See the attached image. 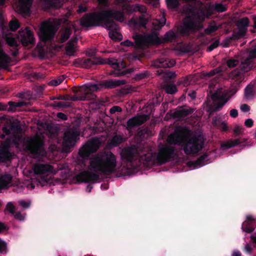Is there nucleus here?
Instances as JSON below:
<instances>
[{
	"label": "nucleus",
	"mask_w": 256,
	"mask_h": 256,
	"mask_svg": "<svg viewBox=\"0 0 256 256\" xmlns=\"http://www.w3.org/2000/svg\"><path fill=\"white\" fill-rule=\"evenodd\" d=\"M108 64L114 66V68H119L117 60L114 58H99V64Z\"/></svg>",
	"instance_id": "obj_32"
},
{
	"label": "nucleus",
	"mask_w": 256,
	"mask_h": 256,
	"mask_svg": "<svg viewBox=\"0 0 256 256\" xmlns=\"http://www.w3.org/2000/svg\"><path fill=\"white\" fill-rule=\"evenodd\" d=\"M44 8L49 10L50 8H58L63 5L62 0H42Z\"/></svg>",
	"instance_id": "obj_25"
},
{
	"label": "nucleus",
	"mask_w": 256,
	"mask_h": 256,
	"mask_svg": "<svg viewBox=\"0 0 256 256\" xmlns=\"http://www.w3.org/2000/svg\"><path fill=\"white\" fill-rule=\"evenodd\" d=\"M32 75V76L36 80H42L45 78V75L40 72H33Z\"/></svg>",
	"instance_id": "obj_59"
},
{
	"label": "nucleus",
	"mask_w": 256,
	"mask_h": 256,
	"mask_svg": "<svg viewBox=\"0 0 256 256\" xmlns=\"http://www.w3.org/2000/svg\"><path fill=\"white\" fill-rule=\"evenodd\" d=\"M147 151L146 148L141 146L130 147L122 151V158L132 166L135 160L148 166L161 165L174 158L175 149L172 146H164L160 148L158 153Z\"/></svg>",
	"instance_id": "obj_1"
},
{
	"label": "nucleus",
	"mask_w": 256,
	"mask_h": 256,
	"mask_svg": "<svg viewBox=\"0 0 256 256\" xmlns=\"http://www.w3.org/2000/svg\"><path fill=\"white\" fill-rule=\"evenodd\" d=\"M70 35V32L69 30H66L61 36L60 40L62 42H64L68 39Z\"/></svg>",
	"instance_id": "obj_56"
},
{
	"label": "nucleus",
	"mask_w": 256,
	"mask_h": 256,
	"mask_svg": "<svg viewBox=\"0 0 256 256\" xmlns=\"http://www.w3.org/2000/svg\"><path fill=\"white\" fill-rule=\"evenodd\" d=\"M123 22L124 15L120 10H112L94 12L85 14L80 20V24L83 28L103 26L108 30H117L118 25L111 18Z\"/></svg>",
	"instance_id": "obj_3"
},
{
	"label": "nucleus",
	"mask_w": 256,
	"mask_h": 256,
	"mask_svg": "<svg viewBox=\"0 0 256 256\" xmlns=\"http://www.w3.org/2000/svg\"><path fill=\"white\" fill-rule=\"evenodd\" d=\"M248 58L254 62V59L256 58V48L248 52V55L246 57Z\"/></svg>",
	"instance_id": "obj_54"
},
{
	"label": "nucleus",
	"mask_w": 256,
	"mask_h": 256,
	"mask_svg": "<svg viewBox=\"0 0 256 256\" xmlns=\"http://www.w3.org/2000/svg\"><path fill=\"white\" fill-rule=\"evenodd\" d=\"M149 76V73L147 71H144L135 75L134 78L136 80H140Z\"/></svg>",
	"instance_id": "obj_49"
},
{
	"label": "nucleus",
	"mask_w": 256,
	"mask_h": 256,
	"mask_svg": "<svg viewBox=\"0 0 256 256\" xmlns=\"http://www.w3.org/2000/svg\"><path fill=\"white\" fill-rule=\"evenodd\" d=\"M100 176L94 172L84 170L76 176V180L79 182L94 183L100 180Z\"/></svg>",
	"instance_id": "obj_14"
},
{
	"label": "nucleus",
	"mask_w": 256,
	"mask_h": 256,
	"mask_svg": "<svg viewBox=\"0 0 256 256\" xmlns=\"http://www.w3.org/2000/svg\"><path fill=\"white\" fill-rule=\"evenodd\" d=\"M96 98V95L90 92H86L84 94L80 96L76 95L71 96L69 94L68 100H94Z\"/></svg>",
	"instance_id": "obj_26"
},
{
	"label": "nucleus",
	"mask_w": 256,
	"mask_h": 256,
	"mask_svg": "<svg viewBox=\"0 0 256 256\" xmlns=\"http://www.w3.org/2000/svg\"><path fill=\"white\" fill-rule=\"evenodd\" d=\"M194 110L192 108H185L182 107L178 108L172 113V117L175 118H184L190 116L193 112Z\"/></svg>",
	"instance_id": "obj_24"
},
{
	"label": "nucleus",
	"mask_w": 256,
	"mask_h": 256,
	"mask_svg": "<svg viewBox=\"0 0 256 256\" xmlns=\"http://www.w3.org/2000/svg\"><path fill=\"white\" fill-rule=\"evenodd\" d=\"M114 30V29H111L108 32V36L110 38L112 39L116 40V39H118L116 36L119 35L120 36H122L116 30Z\"/></svg>",
	"instance_id": "obj_52"
},
{
	"label": "nucleus",
	"mask_w": 256,
	"mask_h": 256,
	"mask_svg": "<svg viewBox=\"0 0 256 256\" xmlns=\"http://www.w3.org/2000/svg\"><path fill=\"white\" fill-rule=\"evenodd\" d=\"M208 154H204L200 156L196 161L194 162V164L199 166L204 165L206 160H208Z\"/></svg>",
	"instance_id": "obj_40"
},
{
	"label": "nucleus",
	"mask_w": 256,
	"mask_h": 256,
	"mask_svg": "<svg viewBox=\"0 0 256 256\" xmlns=\"http://www.w3.org/2000/svg\"><path fill=\"white\" fill-rule=\"evenodd\" d=\"M166 22V19L164 17L160 20H156L152 22V24L154 26V28L155 30H159L162 28L164 26Z\"/></svg>",
	"instance_id": "obj_39"
},
{
	"label": "nucleus",
	"mask_w": 256,
	"mask_h": 256,
	"mask_svg": "<svg viewBox=\"0 0 256 256\" xmlns=\"http://www.w3.org/2000/svg\"><path fill=\"white\" fill-rule=\"evenodd\" d=\"M11 140L10 138L6 139L2 142L0 146V150H4L10 151L9 149L10 146Z\"/></svg>",
	"instance_id": "obj_47"
},
{
	"label": "nucleus",
	"mask_w": 256,
	"mask_h": 256,
	"mask_svg": "<svg viewBox=\"0 0 256 256\" xmlns=\"http://www.w3.org/2000/svg\"><path fill=\"white\" fill-rule=\"evenodd\" d=\"M14 217L16 220H18L20 221L24 220V216L19 212H15V214H14Z\"/></svg>",
	"instance_id": "obj_64"
},
{
	"label": "nucleus",
	"mask_w": 256,
	"mask_h": 256,
	"mask_svg": "<svg viewBox=\"0 0 256 256\" xmlns=\"http://www.w3.org/2000/svg\"><path fill=\"white\" fill-rule=\"evenodd\" d=\"M253 88L254 86L252 85L249 84L245 88L244 95L247 98H252L254 96V92Z\"/></svg>",
	"instance_id": "obj_41"
},
{
	"label": "nucleus",
	"mask_w": 256,
	"mask_h": 256,
	"mask_svg": "<svg viewBox=\"0 0 256 256\" xmlns=\"http://www.w3.org/2000/svg\"><path fill=\"white\" fill-rule=\"evenodd\" d=\"M12 154L10 151L0 150V162H6L12 159Z\"/></svg>",
	"instance_id": "obj_33"
},
{
	"label": "nucleus",
	"mask_w": 256,
	"mask_h": 256,
	"mask_svg": "<svg viewBox=\"0 0 256 256\" xmlns=\"http://www.w3.org/2000/svg\"><path fill=\"white\" fill-rule=\"evenodd\" d=\"M256 66L254 62L250 60L247 58H244L241 60L240 64L238 68L231 72V76L236 77L238 79H242L243 74L252 70Z\"/></svg>",
	"instance_id": "obj_10"
},
{
	"label": "nucleus",
	"mask_w": 256,
	"mask_h": 256,
	"mask_svg": "<svg viewBox=\"0 0 256 256\" xmlns=\"http://www.w3.org/2000/svg\"><path fill=\"white\" fill-rule=\"evenodd\" d=\"M100 141L98 139L92 138L88 141L79 150L78 154L84 160L88 159L90 154L97 151L100 146Z\"/></svg>",
	"instance_id": "obj_9"
},
{
	"label": "nucleus",
	"mask_w": 256,
	"mask_h": 256,
	"mask_svg": "<svg viewBox=\"0 0 256 256\" xmlns=\"http://www.w3.org/2000/svg\"><path fill=\"white\" fill-rule=\"evenodd\" d=\"M122 111V108L117 106H113L110 110V112L111 114H115L116 112H121Z\"/></svg>",
	"instance_id": "obj_62"
},
{
	"label": "nucleus",
	"mask_w": 256,
	"mask_h": 256,
	"mask_svg": "<svg viewBox=\"0 0 256 256\" xmlns=\"http://www.w3.org/2000/svg\"><path fill=\"white\" fill-rule=\"evenodd\" d=\"M242 130H243V128L241 126H236L234 130V136L236 137L242 134L243 132Z\"/></svg>",
	"instance_id": "obj_58"
},
{
	"label": "nucleus",
	"mask_w": 256,
	"mask_h": 256,
	"mask_svg": "<svg viewBox=\"0 0 256 256\" xmlns=\"http://www.w3.org/2000/svg\"><path fill=\"white\" fill-rule=\"evenodd\" d=\"M8 56L3 50H0V68L6 66V64L8 62Z\"/></svg>",
	"instance_id": "obj_37"
},
{
	"label": "nucleus",
	"mask_w": 256,
	"mask_h": 256,
	"mask_svg": "<svg viewBox=\"0 0 256 256\" xmlns=\"http://www.w3.org/2000/svg\"><path fill=\"white\" fill-rule=\"evenodd\" d=\"M44 145L42 140L39 139L33 140L26 145V149L36 158L43 156L46 154Z\"/></svg>",
	"instance_id": "obj_11"
},
{
	"label": "nucleus",
	"mask_w": 256,
	"mask_h": 256,
	"mask_svg": "<svg viewBox=\"0 0 256 256\" xmlns=\"http://www.w3.org/2000/svg\"><path fill=\"white\" fill-rule=\"evenodd\" d=\"M164 73V76L170 79H173L176 78V74L175 72H171L168 70H162L160 74Z\"/></svg>",
	"instance_id": "obj_50"
},
{
	"label": "nucleus",
	"mask_w": 256,
	"mask_h": 256,
	"mask_svg": "<svg viewBox=\"0 0 256 256\" xmlns=\"http://www.w3.org/2000/svg\"><path fill=\"white\" fill-rule=\"evenodd\" d=\"M134 68H130L125 70L116 69L110 73V74H114L116 76H121L134 72Z\"/></svg>",
	"instance_id": "obj_34"
},
{
	"label": "nucleus",
	"mask_w": 256,
	"mask_h": 256,
	"mask_svg": "<svg viewBox=\"0 0 256 256\" xmlns=\"http://www.w3.org/2000/svg\"><path fill=\"white\" fill-rule=\"evenodd\" d=\"M56 26L48 22H44L40 28L39 37L40 40L46 44H51L54 41Z\"/></svg>",
	"instance_id": "obj_7"
},
{
	"label": "nucleus",
	"mask_w": 256,
	"mask_h": 256,
	"mask_svg": "<svg viewBox=\"0 0 256 256\" xmlns=\"http://www.w3.org/2000/svg\"><path fill=\"white\" fill-rule=\"evenodd\" d=\"M164 90L166 93L170 94H174L178 91L176 85L172 84L166 85Z\"/></svg>",
	"instance_id": "obj_43"
},
{
	"label": "nucleus",
	"mask_w": 256,
	"mask_h": 256,
	"mask_svg": "<svg viewBox=\"0 0 256 256\" xmlns=\"http://www.w3.org/2000/svg\"><path fill=\"white\" fill-rule=\"evenodd\" d=\"M56 117L58 118V120H66L68 119V116L61 112L57 113Z\"/></svg>",
	"instance_id": "obj_61"
},
{
	"label": "nucleus",
	"mask_w": 256,
	"mask_h": 256,
	"mask_svg": "<svg viewBox=\"0 0 256 256\" xmlns=\"http://www.w3.org/2000/svg\"><path fill=\"white\" fill-rule=\"evenodd\" d=\"M66 54L69 56H72L75 52L74 46L71 41H69L68 45L66 46Z\"/></svg>",
	"instance_id": "obj_44"
},
{
	"label": "nucleus",
	"mask_w": 256,
	"mask_h": 256,
	"mask_svg": "<svg viewBox=\"0 0 256 256\" xmlns=\"http://www.w3.org/2000/svg\"><path fill=\"white\" fill-rule=\"evenodd\" d=\"M205 18V13L201 10L194 12L190 15L186 16L178 28L180 34L182 36H189L202 30Z\"/></svg>",
	"instance_id": "obj_5"
},
{
	"label": "nucleus",
	"mask_w": 256,
	"mask_h": 256,
	"mask_svg": "<svg viewBox=\"0 0 256 256\" xmlns=\"http://www.w3.org/2000/svg\"><path fill=\"white\" fill-rule=\"evenodd\" d=\"M127 10L130 12H138L141 14H145L147 12L146 6L138 4L128 6Z\"/></svg>",
	"instance_id": "obj_29"
},
{
	"label": "nucleus",
	"mask_w": 256,
	"mask_h": 256,
	"mask_svg": "<svg viewBox=\"0 0 256 256\" xmlns=\"http://www.w3.org/2000/svg\"><path fill=\"white\" fill-rule=\"evenodd\" d=\"M74 64L76 67L89 68L94 65L99 64V58H77L75 60Z\"/></svg>",
	"instance_id": "obj_16"
},
{
	"label": "nucleus",
	"mask_w": 256,
	"mask_h": 256,
	"mask_svg": "<svg viewBox=\"0 0 256 256\" xmlns=\"http://www.w3.org/2000/svg\"><path fill=\"white\" fill-rule=\"evenodd\" d=\"M175 64L176 62L173 59L161 58L154 60L152 66L156 68H169L173 66Z\"/></svg>",
	"instance_id": "obj_18"
},
{
	"label": "nucleus",
	"mask_w": 256,
	"mask_h": 256,
	"mask_svg": "<svg viewBox=\"0 0 256 256\" xmlns=\"http://www.w3.org/2000/svg\"><path fill=\"white\" fill-rule=\"evenodd\" d=\"M148 119L146 114L138 115L128 119L126 122V128L130 130L144 124Z\"/></svg>",
	"instance_id": "obj_17"
},
{
	"label": "nucleus",
	"mask_w": 256,
	"mask_h": 256,
	"mask_svg": "<svg viewBox=\"0 0 256 256\" xmlns=\"http://www.w3.org/2000/svg\"><path fill=\"white\" fill-rule=\"evenodd\" d=\"M246 140V138H239L235 140L230 139L228 141L221 144V148L222 150H227L231 148L238 146L244 143Z\"/></svg>",
	"instance_id": "obj_22"
},
{
	"label": "nucleus",
	"mask_w": 256,
	"mask_h": 256,
	"mask_svg": "<svg viewBox=\"0 0 256 256\" xmlns=\"http://www.w3.org/2000/svg\"><path fill=\"white\" fill-rule=\"evenodd\" d=\"M218 29V27L216 24H210L208 27L206 28L204 30V32H200L199 34L200 37H204V35L206 34H211L215 32Z\"/></svg>",
	"instance_id": "obj_38"
},
{
	"label": "nucleus",
	"mask_w": 256,
	"mask_h": 256,
	"mask_svg": "<svg viewBox=\"0 0 256 256\" xmlns=\"http://www.w3.org/2000/svg\"><path fill=\"white\" fill-rule=\"evenodd\" d=\"M34 0H20V11L26 15L28 16L30 14V8Z\"/></svg>",
	"instance_id": "obj_23"
},
{
	"label": "nucleus",
	"mask_w": 256,
	"mask_h": 256,
	"mask_svg": "<svg viewBox=\"0 0 256 256\" xmlns=\"http://www.w3.org/2000/svg\"><path fill=\"white\" fill-rule=\"evenodd\" d=\"M20 26V24L18 20H12L10 22L9 28L11 31L14 32Z\"/></svg>",
	"instance_id": "obj_46"
},
{
	"label": "nucleus",
	"mask_w": 256,
	"mask_h": 256,
	"mask_svg": "<svg viewBox=\"0 0 256 256\" xmlns=\"http://www.w3.org/2000/svg\"><path fill=\"white\" fill-rule=\"evenodd\" d=\"M64 80V76L58 77V78L50 81L48 84L50 86H57L60 84Z\"/></svg>",
	"instance_id": "obj_48"
},
{
	"label": "nucleus",
	"mask_w": 256,
	"mask_h": 256,
	"mask_svg": "<svg viewBox=\"0 0 256 256\" xmlns=\"http://www.w3.org/2000/svg\"><path fill=\"white\" fill-rule=\"evenodd\" d=\"M12 178L10 174H4L0 178V190L7 187L11 182Z\"/></svg>",
	"instance_id": "obj_31"
},
{
	"label": "nucleus",
	"mask_w": 256,
	"mask_h": 256,
	"mask_svg": "<svg viewBox=\"0 0 256 256\" xmlns=\"http://www.w3.org/2000/svg\"><path fill=\"white\" fill-rule=\"evenodd\" d=\"M53 106L54 107L68 108L72 106V103L70 102H54Z\"/></svg>",
	"instance_id": "obj_45"
},
{
	"label": "nucleus",
	"mask_w": 256,
	"mask_h": 256,
	"mask_svg": "<svg viewBox=\"0 0 256 256\" xmlns=\"http://www.w3.org/2000/svg\"><path fill=\"white\" fill-rule=\"evenodd\" d=\"M256 225V218L251 215H248L246 216V220L242 222V229L243 232L251 233L254 230Z\"/></svg>",
	"instance_id": "obj_19"
},
{
	"label": "nucleus",
	"mask_w": 256,
	"mask_h": 256,
	"mask_svg": "<svg viewBox=\"0 0 256 256\" xmlns=\"http://www.w3.org/2000/svg\"><path fill=\"white\" fill-rule=\"evenodd\" d=\"M192 134L186 127H178L169 136L168 142L180 146L186 155H195L204 148V138L202 134Z\"/></svg>",
	"instance_id": "obj_2"
},
{
	"label": "nucleus",
	"mask_w": 256,
	"mask_h": 256,
	"mask_svg": "<svg viewBox=\"0 0 256 256\" xmlns=\"http://www.w3.org/2000/svg\"><path fill=\"white\" fill-rule=\"evenodd\" d=\"M238 89L232 86L229 88L224 90L222 88H218L212 95L214 100H220L217 105L212 108V112H217L222 108L230 98L237 92Z\"/></svg>",
	"instance_id": "obj_6"
},
{
	"label": "nucleus",
	"mask_w": 256,
	"mask_h": 256,
	"mask_svg": "<svg viewBox=\"0 0 256 256\" xmlns=\"http://www.w3.org/2000/svg\"><path fill=\"white\" fill-rule=\"evenodd\" d=\"M178 38V34L173 30H170L166 32L162 38H160V44L164 42H170L177 41Z\"/></svg>",
	"instance_id": "obj_27"
},
{
	"label": "nucleus",
	"mask_w": 256,
	"mask_h": 256,
	"mask_svg": "<svg viewBox=\"0 0 256 256\" xmlns=\"http://www.w3.org/2000/svg\"><path fill=\"white\" fill-rule=\"evenodd\" d=\"M6 252V243L0 239V254H4Z\"/></svg>",
	"instance_id": "obj_55"
},
{
	"label": "nucleus",
	"mask_w": 256,
	"mask_h": 256,
	"mask_svg": "<svg viewBox=\"0 0 256 256\" xmlns=\"http://www.w3.org/2000/svg\"><path fill=\"white\" fill-rule=\"evenodd\" d=\"M20 42L24 46H27L30 44H34L35 38L28 28H26V32L20 34Z\"/></svg>",
	"instance_id": "obj_20"
},
{
	"label": "nucleus",
	"mask_w": 256,
	"mask_h": 256,
	"mask_svg": "<svg viewBox=\"0 0 256 256\" xmlns=\"http://www.w3.org/2000/svg\"><path fill=\"white\" fill-rule=\"evenodd\" d=\"M219 41L218 40H216L212 43L207 48V50L208 52H211L214 49L216 48L218 45H219Z\"/></svg>",
	"instance_id": "obj_57"
},
{
	"label": "nucleus",
	"mask_w": 256,
	"mask_h": 256,
	"mask_svg": "<svg viewBox=\"0 0 256 256\" xmlns=\"http://www.w3.org/2000/svg\"><path fill=\"white\" fill-rule=\"evenodd\" d=\"M239 61L234 58H230L226 62V64L229 68H233L239 64Z\"/></svg>",
	"instance_id": "obj_51"
},
{
	"label": "nucleus",
	"mask_w": 256,
	"mask_h": 256,
	"mask_svg": "<svg viewBox=\"0 0 256 256\" xmlns=\"http://www.w3.org/2000/svg\"><path fill=\"white\" fill-rule=\"evenodd\" d=\"M132 38L138 47L147 46L152 44H160V38L158 37V34L156 32L146 36L136 34L133 35Z\"/></svg>",
	"instance_id": "obj_8"
},
{
	"label": "nucleus",
	"mask_w": 256,
	"mask_h": 256,
	"mask_svg": "<svg viewBox=\"0 0 256 256\" xmlns=\"http://www.w3.org/2000/svg\"><path fill=\"white\" fill-rule=\"evenodd\" d=\"M6 210L10 214H15V206L12 202H8L6 205Z\"/></svg>",
	"instance_id": "obj_53"
},
{
	"label": "nucleus",
	"mask_w": 256,
	"mask_h": 256,
	"mask_svg": "<svg viewBox=\"0 0 256 256\" xmlns=\"http://www.w3.org/2000/svg\"><path fill=\"white\" fill-rule=\"evenodd\" d=\"M9 106L8 108L7 105H4L0 102V110H7L8 112H14L18 108H20L23 106H26V102H14L10 101L8 104Z\"/></svg>",
	"instance_id": "obj_21"
},
{
	"label": "nucleus",
	"mask_w": 256,
	"mask_h": 256,
	"mask_svg": "<svg viewBox=\"0 0 256 256\" xmlns=\"http://www.w3.org/2000/svg\"><path fill=\"white\" fill-rule=\"evenodd\" d=\"M52 166L48 164L36 163L33 166L32 170L34 174L39 176H47L52 170ZM42 180L44 182L48 183L49 180L47 176H42Z\"/></svg>",
	"instance_id": "obj_13"
},
{
	"label": "nucleus",
	"mask_w": 256,
	"mask_h": 256,
	"mask_svg": "<svg viewBox=\"0 0 256 256\" xmlns=\"http://www.w3.org/2000/svg\"><path fill=\"white\" fill-rule=\"evenodd\" d=\"M80 135L79 132L73 128L66 130L64 135L63 146L66 148H73Z\"/></svg>",
	"instance_id": "obj_12"
},
{
	"label": "nucleus",
	"mask_w": 256,
	"mask_h": 256,
	"mask_svg": "<svg viewBox=\"0 0 256 256\" xmlns=\"http://www.w3.org/2000/svg\"><path fill=\"white\" fill-rule=\"evenodd\" d=\"M246 31L245 30L238 29V30L236 32H234L231 36L230 38V39L233 40H238L243 38L246 34Z\"/></svg>",
	"instance_id": "obj_35"
},
{
	"label": "nucleus",
	"mask_w": 256,
	"mask_h": 256,
	"mask_svg": "<svg viewBox=\"0 0 256 256\" xmlns=\"http://www.w3.org/2000/svg\"><path fill=\"white\" fill-rule=\"evenodd\" d=\"M124 142V139L122 136L116 134L112 138L110 144L113 146H117Z\"/></svg>",
	"instance_id": "obj_36"
},
{
	"label": "nucleus",
	"mask_w": 256,
	"mask_h": 256,
	"mask_svg": "<svg viewBox=\"0 0 256 256\" xmlns=\"http://www.w3.org/2000/svg\"><path fill=\"white\" fill-rule=\"evenodd\" d=\"M249 24L250 20L248 18L244 17L238 20L236 26L238 27V29L245 30V31L247 32V28Z\"/></svg>",
	"instance_id": "obj_30"
},
{
	"label": "nucleus",
	"mask_w": 256,
	"mask_h": 256,
	"mask_svg": "<svg viewBox=\"0 0 256 256\" xmlns=\"http://www.w3.org/2000/svg\"><path fill=\"white\" fill-rule=\"evenodd\" d=\"M98 4L102 7L106 8L109 6L108 0H98Z\"/></svg>",
	"instance_id": "obj_63"
},
{
	"label": "nucleus",
	"mask_w": 256,
	"mask_h": 256,
	"mask_svg": "<svg viewBox=\"0 0 256 256\" xmlns=\"http://www.w3.org/2000/svg\"><path fill=\"white\" fill-rule=\"evenodd\" d=\"M217 128L224 132H226L228 130L227 124L224 122L220 121V124Z\"/></svg>",
	"instance_id": "obj_60"
},
{
	"label": "nucleus",
	"mask_w": 256,
	"mask_h": 256,
	"mask_svg": "<svg viewBox=\"0 0 256 256\" xmlns=\"http://www.w3.org/2000/svg\"><path fill=\"white\" fill-rule=\"evenodd\" d=\"M130 22L134 26L146 28L148 22V20L144 15H142L139 16L138 18H132L130 20Z\"/></svg>",
	"instance_id": "obj_28"
},
{
	"label": "nucleus",
	"mask_w": 256,
	"mask_h": 256,
	"mask_svg": "<svg viewBox=\"0 0 256 256\" xmlns=\"http://www.w3.org/2000/svg\"><path fill=\"white\" fill-rule=\"evenodd\" d=\"M116 166V158L111 152L98 154L90 159V169L104 175H110L114 173Z\"/></svg>",
	"instance_id": "obj_4"
},
{
	"label": "nucleus",
	"mask_w": 256,
	"mask_h": 256,
	"mask_svg": "<svg viewBox=\"0 0 256 256\" xmlns=\"http://www.w3.org/2000/svg\"><path fill=\"white\" fill-rule=\"evenodd\" d=\"M5 39L6 44L10 46L13 47L14 48H16L18 46V44L16 40L12 37L6 36Z\"/></svg>",
	"instance_id": "obj_42"
},
{
	"label": "nucleus",
	"mask_w": 256,
	"mask_h": 256,
	"mask_svg": "<svg viewBox=\"0 0 256 256\" xmlns=\"http://www.w3.org/2000/svg\"><path fill=\"white\" fill-rule=\"evenodd\" d=\"M126 84V81L124 80H114L110 79L103 80L101 81L98 85L94 84L92 86L97 91L100 90L99 87L106 89H112Z\"/></svg>",
	"instance_id": "obj_15"
}]
</instances>
